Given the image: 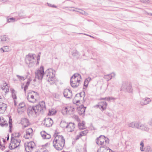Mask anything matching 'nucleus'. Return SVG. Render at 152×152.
I'll return each mask as SVG.
<instances>
[{"mask_svg":"<svg viewBox=\"0 0 152 152\" xmlns=\"http://www.w3.org/2000/svg\"><path fill=\"white\" fill-rule=\"evenodd\" d=\"M29 95H28L27 96V99L29 102L34 103L36 102L37 100L34 98V95H31L30 97H29Z\"/></svg>","mask_w":152,"mask_h":152,"instance_id":"obj_20","label":"nucleus"},{"mask_svg":"<svg viewBox=\"0 0 152 152\" xmlns=\"http://www.w3.org/2000/svg\"><path fill=\"white\" fill-rule=\"evenodd\" d=\"M14 100V104L15 105H16V103L15 102V100Z\"/></svg>","mask_w":152,"mask_h":152,"instance_id":"obj_64","label":"nucleus"},{"mask_svg":"<svg viewBox=\"0 0 152 152\" xmlns=\"http://www.w3.org/2000/svg\"><path fill=\"white\" fill-rule=\"evenodd\" d=\"M18 113H21L24 112L26 109L25 103L24 102L20 103L18 106Z\"/></svg>","mask_w":152,"mask_h":152,"instance_id":"obj_12","label":"nucleus"},{"mask_svg":"<svg viewBox=\"0 0 152 152\" xmlns=\"http://www.w3.org/2000/svg\"><path fill=\"white\" fill-rule=\"evenodd\" d=\"M122 87L123 88L125 89L129 92H131L132 91V89L131 84L126 83L125 84L123 85Z\"/></svg>","mask_w":152,"mask_h":152,"instance_id":"obj_16","label":"nucleus"},{"mask_svg":"<svg viewBox=\"0 0 152 152\" xmlns=\"http://www.w3.org/2000/svg\"><path fill=\"white\" fill-rule=\"evenodd\" d=\"M23 121L24 123H26V125H23L24 127L25 128L27 127L29 125V121L27 118H24L23 120Z\"/></svg>","mask_w":152,"mask_h":152,"instance_id":"obj_31","label":"nucleus"},{"mask_svg":"<svg viewBox=\"0 0 152 152\" xmlns=\"http://www.w3.org/2000/svg\"><path fill=\"white\" fill-rule=\"evenodd\" d=\"M52 7L54 8H57V7L54 5H52Z\"/></svg>","mask_w":152,"mask_h":152,"instance_id":"obj_61","label":"nucleus"},{"mask_svg":"<svg viewBox=\"0 0 152 152\" xmlns=\"http://www.w3.org/2000/svg\"><path fill=\"white\" fill-rule=\"evenodd\" d=\"M9 124L10 127L9 129V132L10 133H11L12 132V120L11 118V116H10L9 117Z\"/></svg>","mask_w":152,"mask_h":152,"instance_id":"obj_24","label":"nucleus"},{"mask_svg":"<svg viewBox=\"0 0 152 152\" xmlns=\"http://www.w3.org/2000/svg\"><path fill=\"white\" fill-rule=\"evenodd\" d=\"M44 125L46 127H50L53 124V121L51 118H48L45 119Z\"/></svg>","mask_w":152,"mask_h":152,"instance_id":"obj_14","label":"nucleus"},{"mask_svg":"<svg viewBox=\"0 0 152 152\" xmlns=\"http://www.w3.org/2000/svg\"><path fill=\"white\" fill-rule=\"evenodd\" d=\"M151 100L150 98L146 97L145 98L142 99L140 102V104L142 106L146 105L150 103Z\"/></svg>","mask_w":152,"mask_h":152,"instance_id":"obj_18","label":"nucleus"},{"mask_svg":"<svg viewBox=\"0 0 152 152\" xmlns=\"http://www.w3.org/2000/svg\"><path fill=\"white\" fill-rule=\"evenodd\" d=\"M91 80V78L90 77H88L86 79L84 82V86H85L86 88L87 87L89 83Z\"/></svg>","mask_w":152,"mask_h":152,"instance_id":"obj_25","label":"nucleus"},{"mask_svg":"<svg viewBox=\"0 0 152 152\" xmlns=\"http://www.w3.org/2000/svg\"><path fill=\"white\" fill-rule=\"evenodd\" d=\"M12 97L13 98L14 100H15L16 99H17L16 95L15 94H12Z\"/></svg>","mask_w":152,"mask_h":152,"instance_id":"obj_46","label":"nucleus"},{"mask_svg":"<svg viewBox=\"0 0 152 152\" xmlns=\"http://www.w3.org/2000/svg\"><path fill=\"white\" fill-rule=\"evenodd\" d=\"M34 54H29L26 55L25 58L26 62L27 64H30L33 63L32 60L34 59Z\"/></svg>","mask_w":152,"mask_h":152,"instance_id":"obj_13","label":"nucleus"},{"mask_svg":"<svg viewBox=\"0 0 152 152\" xmlns=\"http://www.w3.org/2000/svg\"><path fill=\"white\" fill-rule=\"evenodd\" d=\"M12 136L13 134H12L11 139V143L9 146V148L11 150L14 149L18 147L21 142L20 140L15 139Z\"/></svg>","mask_w":152,"mask_h":152,"instance_id":"obj_6","label":"nucleus"},{"mask_svg":"<svg viewBox=\"0 0 152 152\" xmlns=\"http://www.w3.org/2000/svg\"><path fill=\"white\" fill-rule=\"evenodd\" d=\"M45 76V73L44 71V67L41 66L40 69L37 70V72H35V78L41 80L42 79L43 76Z\"/></svg>","mask_w":152,"mask_h":152,"instance_id":"obj_8","label":"nucleus"},{"mask_svg":"<svg viewBox=\"0 0 152 152\" xmlns=\"http://www.w3.org/2000/svg\"><path fill=\"white\" fill-rule=\"evenodd\" d=\"M9 134H8L7 135V141H8L9 140Z\"/></svg>","mask_w":152,"mask_h":152,"instance_id":"obj_57","label":"nucleus"},{"mask_svg":"<svg viewBox=\"0 0 152 152\" xmlns=\"http://www.w3.org/2000/svg\"><path fill=\"white\" fill-rule=\"evenodd\" d=\"M75 110V108L73 107H65L64 109L63 110L66 113H70V114L71 113L72 114L74 113Z\"/></svg>","mask_w":152,"mask_h":152,"instance_id":"obj_17","label":"nucleus"},{"mask_svg":"<svg viewBox=\"0 0 152 152\" xmlns=\"http://www.w3.org/2000/svg\"><path fill=\"white\" fill-rule=\"evenodd\" d=\"M140 145H141V147H140V150L142 151H144V149H143V147H144V143L142 141L140 143Z\"/></svg>","mask_w":152,"mask_h":152,"instance_id":"obj_37","label":"nucleus"},{"mask_svg":"<svg viewBox=\"0 0 152 152\" xmlns=\"http://www.w3.org/2000/svg\"><path fill=\"white\" fill-rule=\"evenodd\" d=\"M85 94V92L84 91L76 94L73 100L74 102L78 103L80 102H82V100L84 99Z\"/></svg>","mask_w":152,"mask_h":152,"instance_id":"obj_7","label":"nucleus"},{"mask_svg":"<svg viewBox=\"0 0 152 152\" xmlns=\"http://www.w3.org/2000/svg\"><path fill=\"white\" fill-rule=\"evenodd\" d=\"M106 97L105 98H101L100 99V100H105Z\"/></svg>","mask_w":152,"mask_h":152,"instance_id":"obj_54","label":"nucleus"},{"mask_svg":"<svg viewBox=\"0 0 152 152\" xmlns=\"http://www.w3.org/2000/svg\"><path fill=\"white\" fill-rule=\"evenodd\" d=\"M1 149L3 151L5 149V146L2 145V146H1Z\"/></svg>","mask_w":152,"mask_h":152,"instance_id":"obj_50","label":"nucleus"},{"mask_svg":"<svg viewBox=\"0 0 152 152\" xmlns=\"http://www.w3.org/2000/svg\"><path fill=\"white\" fill-rule=\"evenodd\" d=\"M107 105V103L106 102L102 101L98 102L95 107L97 108H99L101 111H103L106 109Z\"/></svg>","mask_w":152,"mask_h":152,"instance_id":"obj_10","label":"nucleus"},{"mask_svg":"<svg viewBox=\"0 0 152 152\" xmlns=\"http://www.w3.org/2000/svg\"><path fill=\"white\" fill-rule=\"evenodd\" d=\"M15 19L13 18H10L7 19V21L8 22H10L12 21H15Z\"/></svg>","mask_w":152,"mask_h":152,"instance_id":"obj_43","label":"nucleus"},{"mask_svg":"<svg viewBox=\"0 0 152 152\" xmlns=\"http://www.w3.org/2000/svg\"><path fill=\"white\" fill-rule=\"evenodd\" d=\"M86 108V107H84L83 105H81L79 107L77 108V112L78 113L79 115H84Z\"/></svg>","mask_w":152,"mask_h":152,"instance_id":"obj_15","label":"nucleus"},{"mask_svg":"<svg viewBox=\"0 0 152 152\" xmlns=\"http://www.w3.org/2000/svg\"><path fill=\"white\" fill-rule=\"evenodd\" d=\"M139 129L145 131H148L149 130V128L147 125L145 124H141Z\"/></svg>","mask_w":152,"mask_h":152,"instance_id":"obj_23","label":"nucleus"},{"mask_svg":"<svg viewBox=\"0 0 152 152\" xmlns=\"http://www.w3.org/2000/svg\"><path fill=\"white\" fill-rule=\"evenodd\" d=\"M39 59H40V58H39V56H37V61H39Z\"/></svg>","mask_w":152,"mask_h":152,"instance_id":"obj_60","label":"nucleus"},{"mask_svg":"<svg viewBox=\"0 0 152 152\" xmlns=\"http://www.w3.org/2000/svg\"><path fill=\"white\" fill-rule=\"evenodd\" d=\"M0 125L2 127L5 126H8V124L6 121H4V122H1L0 123Z\"/></svg>","mask_w":152,"mask_h":152,"instance_id":"obj_34","label":"nucleus"},{"mask_svg":"<svg viewBox=\"0 0 152 152\" xmlns=\"http://www.w3.org/2000/svg\"><path fill=\"white\" fill-rule=\"evenodd\" d=\"M85 34V35H88V36H89V37H92V38H94V37H93V36H91V35H87V34Z\"/></svg>","mask_w":152,"mask_h":152,"instance_id":"obj_63","label":"nucleus"},{"mask_svg":"<svg viewBox=\"0 0 152 152\" xmlns=\"http://www.w3.org/2000/svg\"><path fill=\"white\" fill-rule=\"evenodd\" d=\"M19 16L20 17V18H23V16H22L21 15H20V14H19Z\"/></svg>","mask_w":152,"mask_h":152,"instance_id":"obj_62","label":"nucleus"},{"mask_svg":"<svg viewBox=\"0 0 152 152\" xmlns=\"http://www.w3.org/2000/svg\"><path fill=\"white\" fill-rule=\"evenodd\" d=\"M7 104L2 103L0 104V110L4 111L5 110L7 109Z\"/></svg>","mask_w":152,"mask_h":152,"instance_id":"obj_26","label":"nucleus"},{"mask_svg":"<svg viewBox=\"0 0 152 152\" xmlns=\"http://www.w3.org/2000/svg\"><path fill=\"white\" fill-rule=\"evenodd\" d=\"M145 152H152V149L150 146H148L145 148Z\"/></svg>","mask_w":152,"mask_h":152,"instance_id":"obj_30","label":"nucleus"},{"mask_svg":"<svg viewBox=\"0 0 152 152\" xmlns=\"http://www.w3.org/2000/svg\"><path fill=\"white\" fill-rule=\"evenodd\" d=\"M47 133L45 131H42L40 132L41 136L43 139H46Z\"/></svg>","mask_w":152,"mask_h":152,"instance_id":"obj_29","label":"nucleus"},{"mask_svg":"<svg viewBox=\"0 0 152 152\" xmlns=\"http://www.w3.org/2000/svg\"><path fill=\"white\" fill-rule=\"evenodd\" d=\"M47 136L46 139H49L51 138L50 135L48 133H47Z\"/></svg>","mask_w":152,"mask_h":152,"instance_id":"obj_47","label":"nucleus"},{"mask_svg":"<svg viewBox=\"0 0 152 152\" xmlns=\"http://www.w3.org/2000/svg\"><path fill=\"white\" fill-rule=\"evenodd\" d=\"M55 72L52 69H49L45 72V76L49 82H50L51 84H53L55 81Z\"/></svg>","mask_w":152,"mask_h":152,"instance_id":"obj_4","label":"nucleus"},{"mask_svg":"<svg viewBox=\"0 0 152 152\" xmlns=\"http://www.w3.org/2000/svg\"><path fill=\"white\" fill-rule=\"evenodd\" d=\"M48 4V6L49 7H52V5L50 4H49V3H47Z\"/></svg>","mask_w":152,"mask_h":152,"instance_id":"obj_59","label":"nucleus"},{"mask_svg":"<svg viewBox=\"0 0 152 152\" xmlns=\"http://www.w3.org/2000/svg\"><path fill=\"white\" fill-rule=\"evenodd\" d=\"M141 2L144 3H148L149 2V0H140Z\"/></svg>","mask_w":152,"mask_h":152,"instance_id":"obj_45","label":"nucleus"},{"mask_svg":"<svg viewBox=\"0 0 152 152\" xmlns=\"http://www.w3.org/2000/svg\"><path fill=\"white\" fill-rule=\"evenodd\" d=\"M81 77L78 73H75L70 78V83L71 86L74 88H77L79 86Z\"/></svg>","mask_w":152,"mask_h":152,"instance_id":"obj_3","label":"nucleus"},{"mask_svg":"<svg viewBox=\"0 0 152 152\" xmlns=\"http://www.w3.org/2000/svg\"><path fill=\"white\" fill-rule=\"evenodd\" d=\"M45 109V102L42 101L38 105L28 107L27 110V113L28 115H30L34 114H36L37 113L41 112Z\"/></svg>","mask_w":152,"mask_h":152,"instance_id":"obj_1","label":"nucleus"},{"mask_svg":"<svg viewBox=\"0 0 152 152\" xmlns=\"http://www.w3.org/2000/svg\"><path fill=\"white\" fill-rule=\"evenodd\" d=\"M115 76V74L114 73H112L110 74L104 75L103 77L104 79H107L108 81L114 77Z\"/></svg>","mask_w":152,"mask_h":152,"instance_id":"obj_21","label":"nucleus"},{"mask_svg":"<svg viewBox=\"0 0 152 152\" xmlns=\"http://www.w3.org/2000/svg\"><path fill=\"white\" fill-rule=\"evenodd\" d=\"M116 98L112 97H110V101L111 100H114L115 99H116Z\"/></svg>","mask_w":152,"mask_h":152,"instance_id":"obj_49","label":"nucleus"},{"mask_svg":"<svg viewBox=\"0 0 152 152\" xmlns=\"http://www.w3.org/2000/svg\"><path fill=\"white\" fill-rule=\"evenodd\" d=\"M30 81L31 80L30 79H28L26 83V85L24 87V91L25 93L26 92V90L28 89V87L30 84Z\"/></svg>","mask_w":152,"mask_h":152,"instance_id":"obj_28","label":"nucleus"},{"mask_svg":"<svg viewBox=\"0 0 152 152\" xmlns=\"http://www.w3.org/2000/svg\"><path fill=\"white\" fill-rule=\"evenodd\" d=\"M58 133L55 132L54 135L55 136L53 142V146L57 150L62 149L64 146L65 139L62 135H58Z\"/></svg>","mask_w":152,"mask_h":152,"instance_id":"obj_2","label":"nucleus"},{"mask_svg":"<svg viewBox=\"0 0 152 152\" xmlns=\"http://www.w3.org/2000/svg\"><path fill=\"white\" fill-rule=\"evenodd\" d=\"M127 125L129 127H132L134 128V122L128 123L127 124Z\"/></svg>","mask_w":152,"mask_h":152,"instance_id":"obj_36","label":"nucleus"},{"mask_svg":"<svg viewBox=\"0 0 152 152\" xmlns=\"http://www.w3.org/2000/svg\"><path fill=\"white\" fill-rule=\"evenodd\" d=\"M101 138H102L103 139H104V142H105L107 144H108L109 143V140L104 135H101L96 139V142L97 144H99L98 140L99 139H101Z\"/></svg>","mask_w":152,"mask_h":152,"instance_id":"obj_19","label":"nucleus"},{"mask_svg":"<svg viewBox=\"0 0 152 152\" xmlns=\"http://www.w3.org/2000/svg\"><path fill=\"white\" fill-rule=\"evenodd\" d=\"M20 135V134L19 133H15L14 134V137L15 138L17 137H19Z\"/></svg>","mask_w":152,"mask_h":152,"instance_id":"obj_42","label":"nucleus"},{"mask_svg":"<svg viewBox=\"0 0 152 152\" xmlns=\"http://www.w3.org/2000/svg\"><path fill=\"white\" fill-rule=\"evenodd\" d=\"M80 134H81L82 136H85L87 133V130H84L83 131L80 132Z\"/></svg>","mask_w":152,"mask_h":152,"instance_id":"obj_39","label":"nucleus"},{"mask_svg":"<svg viewBox=\"0 0 152 152\" xmlns=\"http://www.w3.org/2000/svg\"><path fill=\"white\" fill-rule=\"evenodd\" d=\"M53 97L56 99H59V96L58 95V94L57 93H54L53 94Z\"/></svg>","mask_w":152,"mask_h":152,"instance_id":"obj_40","label":"nucleus"},{"mask_svg":"<svg viewBox=\"0 0 152 152\" xmlns=\"http://www.w3.org/2000/svg\"><path fill=\"white\" fill-rule=\"evenodd\" d=\"M110 97H106L105 100L110 101Z\"/></svg>","mask_w":152,"mask_h":152,"instance_id":"obj_51","label":"nucleus"},{"mask_svg":"<svg viewBox=\"0 0 152 152\" xmlns=\"http://www.w3.org/2000/svg\"><path fill=\"white\" fill-rule=\"evenodd\" d=\"M105 113L110 118H112L113 116V115L112 113L107 111H106Z\"/></svg>","mask_w":152,"mask_h":152,"instance_id":"obj_38","label":"nucleus"},{"mask_svg":"<svg viewBox=\"0 0 152 152\" xmlns=\"http://www.w3.org/2000/svg\"><path fill=\"white\" fill-rule=\"evenodd\" d=\"M78 126H81V124H78ZM81 126L83 127H84V124H83V123H82L81 124Z\"/></svg>","mask_w":152,"mask_h":152,"instance_id":"obj_53","label":"nucleus"},{"mask_svg":"<svg viewBox=\"0 0 152 152\" xmlns=\"http://www.w3.org/2000/svg\"><path fill=\"white\" fill-rule=\"evenodd\" d=\"M1 40L2 41H6L8 39L6 35L1 36Z\"/></svg>","mask_w":152,"mask_h":152,"instance_id":"obj_32","label":"nucleus"},{"mask_svg":"<svg viewBox=\"0 0 152 152\" xmlns=\"http://www.w3.org/2000/svg\"><path fill=\"white\" fill-rule=\"evenodd\" d=\"M53 114V113H52V112L50 111H49V113H48V115H51Z\"/></svg>","mask_w":152,"mask_h":152,"instance_id":"obj_55","label":"nucleus"},{"mask_svg":"<svg viewBox=\"0 0 152 152\" xmlns=\"http://www.w3.org/2000/svg\"><path fill=\"white\" fill-rule=\"evenodd\" d=\"M35 143L33 141H31L25 144V148L27 152H31L34 145Z\"/></svg>","mask_w":152,"mask_h":152,"instance_id":"obj_9","label":"nucleus"},{"mask_svg":"<svg viewBox=\"0 0 152 152\" xmlns=\"http://www.w3.org/2000/svg\"><path fill=\"white\" fill-rule=\"evenodd\" d=\"M82 136L81 134H80V133L79 134L77 135L75 138V140H78Z\"/></svg>","mask_w":152,"mask_h":152,"instance_id":"obj_44","label":"nucleus"},{"mask_svg":"<svg viewBox=\"0 0 152 152\" xmlns=\"http://www.w3.org/2000/svg\"><path fill=\"white\" fill-rule=\"evenodd\" d=\"M3 141L4 143L6 142L5 139L4 138H3Z\"/></svg>","mask_w":152,"mask_h":152,"instance_id":"obj_58","label":"nucleus"},{"mask_svg":"<svg viewBox=\"0 0 152 152\" xmlns=\"http://www.w3.org/2000/svg\"><path fill=\"white\" fill-rule=\"evenodd\" d=\"M141 123L138 121L134 122V128L139 129Z\"/></svg>","mask_w":152,"mask_h":152,"instance_id":"obj_27","label":"nucleus"},{"mask_svg":"<svg viewBox=\"0 0 152 152\" xmlns=\"http://www.w3.org/2000/svg\"><path fill=\"white\" fill-rule=\"evenodd\" d=\"M16 76L20 80H25L24 77L23 76H20L18 75H17Z\"/></svg>","mask_w":152,"mask_h":152,"instance_id":"obj_41","label":"nucleus"},{"mask_svg":"<svg viewBox=\"0 0 152 152\" xmlns=\"http://www.w3.org/2000/svg\"><path fill=\"white\" fill-rule=\"evenodd\" d=\"M32 129L31 128L28 129L26 131V134L28 135V136H30L31 133L32 132Z\"/></svg>","mask_w":152,"mask_h":152,"instance_id":"obj_33","label":"nucleus"},{"mask_svg":"<svg viewBox=\"0 0 152 152\" xmlns=\"http://www.w3.org/2000/svg\"><path fill=\"white\" fill-rule=\"evenodd\" d=\"M1 87L3 90L5 91V92L9 91L8 87L6 82L4 83L3 85H1Z\"/></svg>","mask_w":152,"mask_h":152,"instance_id":"obj_22","label":"nucleus"},{"mask_svg":"<svg viewBox=\"0 0 152 152\" xmlns=\"http://www.w3.org/2000/svg\"><path fill=\"white\" fill-rule=\"evenodd\" d=\"M64 96L67 98H71L72 96V91L69 89L66 88L63 92Z\"/></svg>","mask_w":152,"mask_h":152,"instance_id":"obj_11","label":"nucleus"},{"mask_svg":"<svg viewBox=\"0 0 152 152\" xmlns=\"http://www.w3.org/2000/svg\"><path fill=\"white\" fill-rule=\"evenodd\" d=\"M149 125L152 126V119L149 122Z\"/></svg>","mask_w":152,"mask_h":152,"instance_id":"obj_52","label":"nucleus"},{"mask_svg":"<svg viewBox=\"0 0 152 152\" xmlns=\"http://www.w3.org/2000/svg\"><path fill=\"white\" fill-rule=\"evenodd\" d=\"M99 144L101 145H103L104 142V140L102 138H101V139H99L98 140Z\"/></svg>","mask_w":152,"mask_h":152,"instance_id":"obj_35","label":"nucleus"},{"mask_svg":"<svg viewBox=\"0 0 152 152\" xmlns=\"http://www.w3.org/2000/svg\"><path fill=\"white\" fill-rule=\"evenodd\" d=\"M0 50H1V51H2L1 52L2 53H3V52L5 51L4 50H3L2 48H0Z\"/></svg>","mask_w":152,"mask_h":152,"instance_id":"obj_56","label":"nucleus"},{"mask_svg":"<svg viewBox=\"0 0 152 152\" xmlns=\"http://www.w3.org/2000/svg\"><path fill=\"white\" fill-rule=\"evenodd\" d=\"M30 137V136H28V135L26 134L25 135H24V137L26 139H28Z\"/></svg>","mask_w":152,"mask_h":152,"instance_id":"obj_48","label":"nucleus"},{"mask_svg":"<svg viewBox=\"0 0 152 152\" xmlns=\"http://www.w3.org/2000/svg\"><path fill=\"white\" fill-rule=\"evenodd\" d=\"M61 127L65 128L67 129V131L71 132L74 131L75 125L74 123L69 122V123H66L65 121H62L60 124Z\"/></svg>","mask_w":152,"mask_h":152,"instance_id":"obj_5","label":"nucleus"}]
</instances>
